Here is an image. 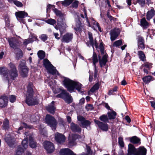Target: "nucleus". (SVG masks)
Returning a JSON list of instances; mask_svg holds the SVG:
<instances>
[{"label": "nucleus", "mask_w": 155, "mask_h": 155, "mask_svg": "<svg viewBox=\"0 0 155 155\" xmlns=\"http://www.w3.org/2000/svg\"><path fill=\"white\" fill-rule=\"evenodd\" d=\"M10 69L8 70L6 68H0V74L2 75L4 80L9 82L15 80L18 76V71L15 64L12 63L8 64Z\"/></svg>", "instance_id": "nucleus-1"}, {"label": "nucleus", "mask_w": 155, "mask_h": 155, "mask_svg": "<svg viewBox=\"0 0 155 155\" xmlns=\"http://www.w3.org/2000/svg\"><path fill=\"white\" fill-rule=\"evenodd\" d=\"M64 86L67 90L71 93L74 91L75 89L77 90L78 92H81L82 84L78 82L71 80L68 78H65L63 81Z\"/></svg>", "instance_id": "nucleus-2"}, {"label": "nucleus", "mask_w": 155, "mask_h": 155, "mask_svg": "<svg viewBox=\"0 0 155 155\" xmlns=\"http://www.w3.org/2000/svg\"><path fill=\"white\" fill-rule=\"evenodd\" d=\"M33 84L29 83L27 87V91L25 101L26 103L29 106H32L38 104V100L33 97V91L32 89Z\"/></svg>", "instance_id": "nucleus-3"}, {"label": "nucleus", "mask_w": 155, "mask_h": 155, "mask_svg": "<svg viewBox=\"0 0 155 155\" xmlns=\"http://www.w3.org/2000/svg\"><path fill=\"white\" fill-rule=\"evenodd\" d=\"M94 46L98 51H100L102 55H103L101 59L99 57V62L101 67H102L103 66L105 65L107 61V54L104 51V44L102 42H101L99 46H98V44L96 40L94 41Z\"/></svg>", "instance_id": "nucleus-4"}, {"label": "nucleus", "mask_w": 155, "mask_h": 155, "mask_svg": "<svg viewBox=\"0 0 155 155\" xmlns=\"http://www.w3.org/2000/svg\"><path fill=\"white\" fill-rule=\"evenodd\" d=\"M43 63L45 68L50 73L53 75L55 74L59 75V73L55 68L53 66L48 60L47 59H45L43 60Z\"/></svg>", "instance_id": "nucleus-5"}, {"label": "nucleus", "mask_w": 155, "mask_h": 155, "mask_svg": "<svg viewBox=\"0 0 155 155\" xmlns=\"http://www.w3.org/2000/svg\"><path fill=\"white\" fill-rule=\"evenodd\" d=\"M45 121L52 129L53 130H55L57 123L56 119L52 116L47 114L45 117Z\"/></svg>", "instance_id": "nucleus-6"}, {"label": "nucleus", "mask_w": 155, "mask_h": 155, "mask_svg": "<svg viewBox=\"0 0 155 155\" xmlns=\"http://www.w3.org/2000/svg\"><path fill=\"white\" fill-rule=\"evenodd\" d=\"M57 97L63 99L68 104L71 103L72 101V97L64 90H62L61 93L57 95Z\"/></svg>", "instance_id": "nucleus-7"}, {"label": "nucleus", "mask_w": 155, "mask_h": 155, "mask_svg": "<svg viewBox=\"0 0 155 155\" xmlns=\"http://www.w3.org/2000/svg\"><path fill=\"white\" fill-rule=\"evenodd\" d=\"M19 69L20 71L21 76L23 77H27L28 73V69L25 65V61L21 62L18 66Z\"/></svg>", "instance_id": "nucleus-8"}, {"label": "nucleus", "mask_w": 155, "mask_h": 155, "mask_svg": "<svg viewBox=\"0 0 155 155\" xmlns=\"http://www.w3.org/2000/svg\"><path fill=\"white\" fill-rule=\"evenodd\" d=\"M77 118L78 120L81 122L83 127L87 128L89 130L90 129L91 122L89 121L86 120L84 117L80 116H78Z\"/></svg>", "instance_id": "nucleus-9"}, {"label": "nucleus", "mask_w": 155, "mask_h": 155, "mask_svg": "<svg viewBox=\"0 0 155 155\" xmlns=\"http://www.w3.org/2000/svg\"><path fill=\"white\" fill-rule=\"evenodd\" d=\"M44 147L48 153H52L54 150L53 144L48 141H45L44 142Z\"/></svg>", "instance_id": "nucleus-10"}, {"label": "nucleus", "mask_w": 155, "mask_h": 155, "mask_svg": "<svg viewBox=\"0 0 155 155\" xmlns=\"http://www.w3.org/2000/svg\"><path fill=\"white\" fill-rule=\"evenodd\" d=\"M84 138V136L81 137V136L74 134L72 135L71 137H70L69 138V144L71 146H73L75 144V141L77 139H81L82 140Z\"/></svg>", "instance_id": "nucleus-11"}, {"label": "nucleus", "mask_w": 155, "mask_h": 155, "mask_svg": "<svg viewBox=\"0 0 155 155\" xmlns=\"http://www.w3.org/2000/svg\"><path fill=\"white\" fill-rule=\"evenodd\" d=\"M94 121L98 126L103 131H107L109 128L108 125L106 123L101 122L97 120H95Z\"/></svg>", "instance_id": "nucleus-12"}, {"label": "nucleus", "mask_w": 155, "mask_h": 155, "mask_svg": "<svg viewBox=\"0 0 155 155\" xmlns=\"http://www.w3.org/2000/svg\"><path fill=\"white\" fill-rule=\"evenodd\" d=\"M5 140L9 147H13L15 146V139L12 137L10 135L8 134L6 135Z\"/></svg>", "instance_id": "nucleus-13"}, {"label": "nucleus", "mask_w": 155, "mask_h": 155, "mask_svg": "<svg viewBox=\"0 0 155 155\" xmlns=\"http://www.w3.org/2000/svg\"><path fill=\"white\" fill-rule=\"evenodd\" d=\"M120 33V31L118 29L114 28L111 30L110 33L111 41L115 40L119 35Z\"/></svg>", "instance_id": "nucleus-14"}, {"label": "nucleus", "mask_w": 155, "mask_h": 155, "mask_svg": "<svg viewBox=\"0 0 155 155\" xmlns=\"http://www.w3.org/2000/svg\"><path fill=\"white\" fill-rule=\"evenodd\" d=\"M73 37V34L71 33H68L64 35L61 39L62 42L68 43L71 41Z\"/></svg>", "instance_id": "nucleus-15"}, {"label": "nucleus", "mask_w": 155, "mask_h": 155, "mask_svg": "<svg viewBox=\"0 0 155 155\" xmlns=\"http://www.w3.org/2000/svg\"><path fill=\"white\" fill-rule=\"evenodd\" d=\"M138 48L142 50H143L145 48L144 45V40L143 38L141 36H138L137 38Z\"/></svg>", "instance_id": "nucleus-16"}, {"label": "nucleus", "mask_w": 155, "mask_h": 155, "mask_svg": "<svg viewBox=\"0 0 155 155\" xmlns=\"http://www.w3.org/2000/svg\"><path fill=\"white\" fill-rule=\"evenodd\" d=\"M137 152V149L134 145L130 143L128 145L127 155H136Z\"/></svg>", "instance_id": "nucleus-17"}, {"label": "nucleus", "mask_w": 155, "mask_h": 155, "mask_svg": "<svg viewBox=\"0 0 155 155\" xmlns=\"http://www.w3.org/2000/svg\"><path fill=\"white\" fill-rule=\"evenodd\" d=\"M55 138L56 141L59 143L64 142L65 140V138L64 135L58 133L55 134Z\"/></svg>", "instance_id": "nucleus-18"}, {"label": "nucleus", "mask_w": 155, "mask_h": 155, "mask_svg": "<svg viewBox=\"0 0 155 155\" xmlns=\"http://www.w3.org/2000/svg\"><path fill=\"white\" fill-rule=\"evenodd\" d=\"M60 155H76L68 148L61 149L60 150Z\"/></svg>", "instance_id": "nucleus-19"}, {"label": "nucleus", "mask_w": 155, "mask_h": 155, "mask_svg": "<svg viewBox=\"0 0 155 155\" xmlns=\"http://www.w3.org/2000/svg\"><path fill=\"white\" fill-rule=\"evenodd\" d=\"M88 38L89 40L86 42V44L87 46L90 47L92 46L94 50V40L92 36V33L90 32H89L88 33Z\"/></svg>", "instance_id": "nucleus-20"}, {"label": "nucleus", "mask_w": 155, "mask_h": 155, "mask_svg": "<svg viewBox=\"0 0 155 155\" xmlns=\"http://www.w3.org/2000/svg\"><path fill=\"white\" fill-rule=\"evenodd\" d=\"M15 15L18 20L20 18H24L25 17L27 16L28 15L27 13L25 12L24 11H21L16 12Z\"/></svg>", "instance_id": "nucleus-21"}, {"label": "nucleus", "mask_w": 155, "mask_h": 155, "mask_svg": "<svg viewBox=\"0 0 155 155\" xmlns=\"http://www.w3.org/2000/svg\"><path fill=\"white\" fill-rule=\"evenodd\" d=\"M71 130L74 132H80L81 131V129L77 124L72 122L70 126Z\"/></svg>", "instance_id": "nucleus-22"}, {"label": "nucleus", "mask_w": 155, "mask_h": 155, "mask_svg": "<svg viewBox=\"0 0 155 155\" xmlns=\"http://www.w3.org/2000/svg\"><path fill=\"white\" fill-rule=\"evenodd\" d=\"M147 149L143 146H140L137 148V152L136 155H146Z\"/></svg>", "instance_id": "nucleus-23"}, {"label": "nucleus", "mask_w": 155, "mask_h": 155, "mask_svg": "<svg viewBox=\"0 0 155 155\" xmlns=\"http://www.w3.org/2000/svg\"><path fill=\"white\" fill-rule=\"evenodd\" d=\"M54 101H52L51 104L48 105L46 107L47 110L50 113L54 114L55 112V110L56 109L54 107Z\"/></svg>", "instance_id": "nucleus-24"}, {"label": "nucleus", "mask_w": 155, "mask_h": 155, "mask_svg": "<svg viewBox=\"0 0 155 155\" xmlns=\"http://www.w3.org/2000/svg\"><path fill=\"white\" fill-rule=\"evenodd\" d=\"M25 135H26V137L22 141V144L24 147V150L27 148L28 146V138H29L28 133V132H25Z\"/></svg>", "instance_id": "nucleus-25"}, {"label": "nucleus", "mask_w": 155, "mask_h": 155, "mask_svg": "<svg viewBox=\"0 0 155 155\" xmlns=\"http://www.w3.org/2000/svg\"><path fill=\"white\" fill-rule=\"evenodd\" d=\"M8 41L10 47L14 49L16 48V39L15 38H9Z\"/></svg>", "instance_id": "nucleus-26"}, {"label": "nucleus", "mask_w": 155, "mask_h": 155, "mask_svg": "<svg viewBox=\"0 0 155 155\" xmlns=\"http://www.w3.org/2000/svg\"><path fill=\"white\" fill-rule=\"evenodd\" d=\"M130 142L138 145L140 144V139L136 136H134L130 138Z\"/></svg>", "instance_id": "nucleus-27"}, {"label": "nucleus", "mask_w": 155, "mask_h": 155, "mask_svg": "<svg viewBox=\"0 0 155 155\" xmlns=\"http://www.w3.org/2000/svg\"><path fill=\"white\" fill-rule=\"evenodd\" d=\"M8 100L6 98L2 97L0 98V107H5L7 105Z\"/></svg>", "instance_id": "nucleus-28"}, {"label": "nucleus", "mask_w": 155, "mask_h": 155, "mask_svg": "<svg viewBox=\"0 0 155 155\" xmlns=\"http://www.w3.org/2000/svg\"><path fill=\"white\" fill-rule=\"evenodd\" d=\"M29 140L30 147L32 148H36L37 146L36 143L34 141V139L31 135L29 136Z\"/></svg>", "instance_id": "nucleus-29"}, {"label": "nucleus", "mask_w": 155, "mask_h": 155, "mask_svg": "<svg viewBox=\"0 0 155 155\" xmlns=\"http://www.w3.org/2000/svg\"><path fill=\"white\" fill-rule=\"evenodd\" d=\"M155 11L153 9L149 11L147 13V19L148 20H150L155 15Z\"/></svg>", "instance_id": "nucleus-30"}, {"label": "nucleus", "mask_w": 155, "mask_h": 155, "mask_svg": "<svg viewBox=\"0 0 155 155\" xmlns=\"http://www.w3.org/2000/svg\"><path fill=\"white\" fill-rule=\"evenodd\" d=\"M154 80V78L150 75L145 76L142 78L143 81L146 84H148L151 81H153Z\"/></svg>", "instance_id": "nucleus-31"}, {"label": "nucleus", "mask_w": 155, "mask_h": 155, "mask_svg": "<svg viewBox=\"0 0 155 155\" xmlns=\"http://www.w3.org/2000/svg\"><path fill=\"white\" fill-rule=\"evenodd\" d=\"M137 55L139 58L142 61H146L145 55L144 52L141 51H138L137 52Z\"/></svg>", "instance_id": "nucleus-32"}, {"label": "nucleus", "mask_w": 155, "mask_h": 155, "mask_svg": "<svg viewBox=\"0 0 155 155\" xmlns=\"http://www.w3.org/2000/svg\"><path fill=\"white\" fill-rule=\"evenodd\" d=\"M58 23L60 25L59 26V29L61 35H62L63 33L65 31V29L66 28V24L62 23V25L61 24V23L59 22L58 19Z\"/></svg>", "instance_id": "nucleus-33"}, {"label": "nucleus", "mask_w": 155, "mask_h": 155, "mask_svg": "<svg viewBox=\"0 0 155 155\" xmlns=\"http://www.w3.org/2000/svg\"><path fill=\"white\" fill-rule=\"evenodd\" d=\"M91 23V24L93 25L92 27L94 30H96L97 28L100 31H101V28L98 23L95 20H94L93 18Z\"/></svg>", "instance_id": "nucleus-34"}, {"label": "nucleus", "mask_w": 155, "mask_h": 155, "mask_svg": "<svg viewBox=\"0 0 155 155\" xmlns=\"http://www.w3.org/2000/svg\"><path fill=\"white\" fill-rule=\"evenodd\" d=\"M16 58L17 60H19L23 56V54L22 51L20 49H17L15 51Z\"/></svg>", "instance_id": "nucleus-35"}, {"label": "nucleus", "mask_w": 155, "mask_h": 155, "mask_svg": "<svg viewBox=\"0 0 155 155\" xmlns=\"http://www.w3.org/2000/svg\"><path fill=\"white\" fill-rule=\"evenodd\" d=\"M116 113L112 110L111 111H109L107 113V115L109 119H114L115 118L116 115Z\"/></svg>", "instance_id": "nucleus-36"}, {"label": "nucleus", "mask_w": 155, "mask_h": 155, "mask_svg": "<svg viewBox=\"0 0 155 155\" xmlns=\"http://www.w3.org/2000/svg\"><path fill=\"white\" fill-rule=\"evenodd\" d=\"M140 25L144 28H147L149 24L144 18H143L140 21Z\"/></svg>", "instance_id": "nucleus-37"}, {"label": "nucleus", "mask_w": 155, "mask_h": 155, "mask_svg": "<svg viewBox=\"0 0 155 155\" xmlns=\"http://www.w3.org/2000/svg\"><path fill=\"white\" fill-rule=\"evenodd\" d=\"M24 149L20 146H18L16 150V155H24Z\"/></svg>", "instance_id": "nucleus-38"}, {"label": "nucleus", "mask_w": 155, "mask_h": 155, "mask_svg": "<svg viewBox=\"0 0 155 155\" xmlns=\"http://www.w3.org/2000/svg\"><path fill=\"white\" fill-rule=\"evenodd\" d=\"M39 119V117L38 114L32 115L30 117V120L31 122H35Z\"/></svg>", "instance_id": "nucleus-39"}, {"label": "nucleus", "mask_w": 155, "mask_h": 155, "mask_svg": "<svg viewBox=\"0 0 155 155\" xmlns=\"http://www.w3.org/2000/svg\"><path fill=\"white\" fill-rule=\"evenodd\" d=\"M83 11L84 12V14L85 17H84V15L83 14H81V17L83 18H86L88 26L90 27H91V25L90 22L88 21V18L87 17V16L86 10L85 8H84L83 9Z\"/></svg>", "instance_id": "nucleus-40"}, {"label": "nucleus", "mask_w": 155, "mask_h": 155, "mask_svg": "<svg viewBox=\"0 0 155 155\" xmlns=\"http://www.w3.org/2000/svg\"><path fill=\"white\" fill-rule=\"evenodd\" d=\"M101 120L104 123L109 122V118L106 115H103L99 117Z\"/></svg>", "instance_id": "nucleus-41"}, {"label": "nucleus", "mask_w": 155, "mask_h": 155, "mask_svg": "<svg viewBox=\"0 0 155 155\" xmlns=\"http://www.w3.org/2000/svg\"><path fill=\"white\" fill-rule=\"evenodd\" d=\"M22 124L23 126H21L18 129V133H19L21 134V130H22L24 127H25L26 128H29L31 129L32 128V127L31 126H29L26 123H23Z\"/></svg>", "instance_id": "nucleus-42"}, {"label": "nucleus", "mask_w": 155, "mask_h": 155, "mask_svg": "<svg viewBox=\"0 0 155 155\" xmlns=\"http://www.w3.org/2000/svg\"><path fill=\"white\" fill-rule=\"evenodd\" d=\"M37 54L38 58L41 60L43 59L45 57V52L42 50L39 51Z\"/></svg>", "instance_id": "nucleus-43"}, {"label": "nucleus", "mask_w": 155, "mask_h": 155, "mask_svg": "<svg viewBox=\"0 0 155 155\" xmlns=\"http://www.w3.org/2000/svg\"><path fill=\"white\" fill-rule=\"evenodd\" d=\"M92 60L94 65V67H96L95 64L98 62V60L97 59V56L96 53L94 52L93 53L92 57Z\"/></svg>", "instance_id": "nucleus-44"}, {"label": "nucleus", "mask_w": 155, "mask_h": 155, "mask_svg": "<svg viewBox=\"0 0 155 155\" xmlns=\"http://www.w3.org/2000/svg\"><path fill=\"white\" fill-rule=\"evenodd\" d=\"M99 87V84L98 83H96L91 88L90 91L92 92H95L97 90Z\"/></svg>", "instance_id": "nucleus-45"}, {"label": "nucleus", "mask_w": 155, "mask_h": 155, "mask_svg": "<svg viewBox=\"0 0 155 155\" xmlns=\"http://www.w3.org/2000/svg\"><path fill=\"white\" fill-rule=\"evenodd\" d=\"M3 127L5 129H7L9 128V121L7 119H5L3 123Z\"/></svg>", "instance_id": "nucleus-46"}, {"label": "nucleus", "mask_w": 155, "mask_h": 155, "mask_svg": "<svg viewBox=\"0 0 155 155\" xmlns=\"http://www.w3.org/2000/svg\"><path fill=\"white\" fill-rule=\"evenodd\" d=\"M72 2V0H65L61 2L63 5L67 6L69 5Z\"/></svg>", "instance_id": "nucleus-47"}, {"label": "nucleus", "mask_w": 155, "mask_h": 155, "mask_svg": "<svg viewBox=\"0 0 155 155\" xmlns=\"http://www.w3.org/2000/svg\"><path fill=\"white\" fill-rule=\"evenodd\" d=\"M48 36L45 34H42L39 36V38L43 41H45L47 39Z\"/></svg>", "instance_id": "nucleus-48"}, {"label": "nucleus", "mask_w": 155, "mask_h": 155, "mask_svg": "<svg viewBox=\"0 0 155 155\" xmlns=\"http://www.w3.org/2000/svg\"><path fill=\"white\" fill-rule=\"evenodd\" d=\"M77 23H78V25H77V27L74 28V29L76 31H81V22L79 20H78Z\"/></svg>", "instance_id": "nucleus-49"}, {"label": "nucleus", "mask_w": 155, "mask_h": 155, "mask_svg": "<svg viewBox=\"0 0 155 155\" xmlns=\"http://www.w3.org/2000/svg\"><path fill=\"white\" fill-rule=\"evenodd\" d=\"M152 63L147 62L144 63L143 66L148 69H150L152 67Z\"/></svg>", "instance_id": "nucleus-50"}, {"label": "nucleus", "mask_w": 155, "mask_h": 155, "mask_svg": "<svg viewBox=\"0 0 155 155\" xmlns=\"http://www.w3.org/2000/svg\"><path fill=\"white\" fill-rule=\"evenodd\" d=\"M122 45V41L121 40H119L115 41L113 44V46L116 47H118Z\"/></svg>", "instance_id": "nucleus-51"}, {"label": "nucleus", "mask_w": 155, "mask_h": 155, "mask_svg": "<svg viewBox=\"0 0 155 155\" xmlns=\"http://www.w3.org/2000/svg\"><path fill=\"white\" fill-rule=\"evenodd\" d=\"M118 143L120 146L121 147H124V143L123 141V139L122 137H119L118 138Z\"/></svg>", "instance_id": "nucleus-52"}, {"label": "nucleus", "mask_w": 155, "mask_h": 155, "mask_svg": "<svg viewBox=\"0 0 155 155\" xmlns=\"http://www.w3.org/2000/svg\"><path fill=\"white\" fill-rule=\"evenodd\" d=\"M46 22L47 23L52 25L55 24L56 22L54 20L52 19H48L46 20Z\"/></svg>", "instance_id": "nucleus-53"}, {"label": "nucleus", "mask_w": 155, "mask_h": 155, "mask_svg": "<svg viewBox=\"0 0 155 155\" xmlns=\"http://www.w3.org/2000/svg\"><path fill=\"white\" fill-rule=\"evenodd\" d=\"M9 101L11 103H13L15 101L16 98L15 96L14 95H11L9 97Z\"/></svg>", "instance_id": "nucleus-54"}, {"label": "nucleus", "mask_w": 155, "mask_h": 155, "mask_svg": "<svg viewBox=\"0 0 155 155\" xmlns=\"http://www.w3.org/2000/svg\"><path fill=\"white\" fill-rule=\"evenodd\" d=\"M53 11L57 15L60 16L62 15L61 12L57 8H54L53 9Z\"/></svg>", "instance_id": "nucleus-55"}, {"label": "nucleus", "mask_w": 155, "mask_h": 155, "mask_svg": "<svg viewBox=\"0 0 155 155\" xmlns=\"http://www.w3.org/2000/svg\"><path fill=\"white\" fill-rule=\"evenodd\" d=\"M32 42V41L30 38H29L27 39H25L24 41L23 42V44L24 45H28V44Z\"/></svg>", "instance_id": "nucleus-56"}, {"label": "nucleus", "mask_w": 155, "mask_h": 155, "mask_svg": "<svg viewBox=\"0 0 155 155\" xmlns=\"http://www.w3.org/2000/svg\"><path fill=\"white\" fill-rule=\"evenodd\" d=\"M86 109L87 110H91L93 109V105L91 104H88L86 106Z\"/></svg>", "instance_id": "nucleus-57"}, {"label": "nucleus", "mask_w": 155, "mask_h": 155, "mask_svg": "<svg viewBox=\"0 0 155 155\" xmlns=\"http://www.w3.org/2000/svg\"><path fill=\"white\" fill-rule=\"evenodd\" d=\"M14 4L17 6L21 7L22 6V4L19 1L15 0L14 2Z\"/></svg>", "instance_id": "nucleus-58"}, {"label": "nucleus", "mask_w": 155, "mask_h": 155, "mask_svg": "<svg viewBox=\"0 0 155 155\" xmlns=\"http://www.w3.org/2000/svg\"><path fill=\"white\" fill-rule=\"evenodd\" d=\"M145 1V0H137V2L142 6L144 5Z\"/></svg>", "instance_id": "nucleus-59"}, {"label": "nucleus", "mask_w": 155, "mask_h": 155, "mask_svg": "<svg viewBox=\"0 0 155 155\" xmlns=\"http://www.w3.org/2000/svg\"><path fill=\"white\" fill-rule=\"evenodd\" d=\"M86 150L87 151L86 154L89 155L91 153V149H90V147L87 146V145H86Z\"/></svg>", "instance_id": "nucleus-60"}, {"label": "nucleus", "mask_w": 155, "mask_h": 155, "mask_svg": "<svg viewBox=\"0 0 155 155\" xmlns=\"http://www.w3.org/2000/svg\"><path fill=\"white\" fill-rule=\"evenodd\" d=\"M95 3L97 5H99L101 10L102 9V7L103 6V3L102 2L99 3V1H97V0H95Z\"/></svg>", "instance_id": "nucleus-61"}, {"label": "nucleus", "mask_w": 155, "mask_h": 155, "mask_svg": "<svg viewBox=\"0 0 155 155\" xmlns=\"http://www.w3.org/2000/svg\"><path fill=\"white\" fill-rule=\"evenodd\" d=\"M78 6V2L76 1L72 4V6L75 8H77Z\"/></svg>", "instance_id": "nucleus-62"}, {"label": "nucleus", "mask_w": 155, "mask_h": 155, "mask_svg": "<svg viewBox=\"0 0 155 155\" xmlns=\"http://www.w3.org/2000/svg\"><path fill=\"white\" fill-rule=\"evenodd\" d=\"M31 37V38L30 37L29 38L32 41V42L34 41H36L38 40L37 37L35 35H32Z\"/></svg>", "instance_id": "nucleus-63"}, {"label": "nucleus", "mask_w": 155, "mask_h": 155, "mask_svg": "<svg viewBox=\"0 0 155 155\" xmlns=\"http://www.w3.org/2000/svg\"><path fill=\"white\" fill-rule=\"evenodd\" d=\"M149 34L151 35H154L155 34V30L153 29H150L149 30Z\"/></svg>", "instance_id": "nucleus-64"}]
</instances>
